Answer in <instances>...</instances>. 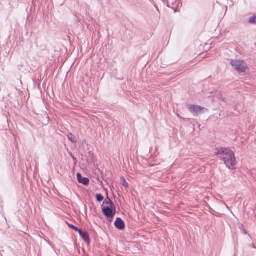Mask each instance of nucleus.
Here are the masks:
<instances>
[{
    "label": "nucleus",
    "mask_w": 256,
    "mask_h": 256,
    "mask_svg": "<svg viewBox=\"0 0 256 256\" xmlns=\"http://www.w3.org/2000/svg\"><path fill=\"white\" fill-rule=\"evenodd\" d=\"M215 156L220 161H223L226 166L229 170H234L236 164L235 154L228 148L216 147Z\"/></svg>",
    "instance_id": "1"
},
{
    "label": "nucleus",
    "mask_w": 256,
    "mask_h": 256,
    "mask_svg": "<svg viewBox=\"0 0 256 256\" xmlns=\"http://www.w3.org/2000/svg\"><path fill=\"white\" fill-rule=\"evenodd\" d=\"M102 212L106 218V220L111 223L115 214H116V206L114 202L110 206H101Z\"/></svg>",
    "instance_id": "2"
},
{
    "label": "nucleus",
    "mask_w": 256,
    "mask_h": 256,
    "mask_svg": "<svg viewBox=\"0 0 256 256\" xmlns=\"http://www.w3.org/2000/svg\"><path fill=\"white\" fill-rule=\"evenodd\" d=\"M188 110L194 116H198L208 112V109L200 106L190 104L188 106Z\"/></svg>",
    "instance_id": "3"
},
{
    "label": "nucleus",
    "mask_w": 256,
    "mask_h": 256,
    "mask_svg": "<svg viewBox=\"0 0 256 256\" xmlns=\"http://www.w3.org/2000/svg\"><path fill=\"white\" fill-rule=\"evenodd\" d=\"M230 64L238 73L245 72L247 68L246 64L244 62L240 60H232Z\"/></svg>",
    "instance_id": "4"
},
{
    "label": "nucleus",
    "mask_w": 256,
    "mask_h": 256,
    "mask_svg": "<svg viewBox=\"0 0 256 256\" xmlns=\"http://www.w3.org/2000/svg\"><path fill=\"white\" fill-rule=\"evenodd\" d=\"M78 233L79 234L81 238H82L88 245H89L90 244L91 240L90 234L88 232L80 228L79 232H78Z\"/></svg>",
    "instance_id": "5"
},
{
    "label": "nucleus",
    "mask_w": 256,
    "mask_h": 256,
    "mask_svg": "<svg viewBox=\"0 0 256 256\" xmlns=\"http://www.w3.org/2000/svg\"><path fill=\"white\" fill-rule=\"evenodd\" d=\"M114 226L118 230H122L126 228L124 222L120 218H117L114 222Z\"/></svg>",
    "instance_id": "6"
},
{
    "label": "nucleus",
    "mask_w": 256,
    "mask_h": 256,
    "mask_svg": "<svg viewBox=\"0 0 256 256\" xmlns=\"http://www.w3.org/2000/svg\"><path fill=\"white\" fill-rule=\"evenodd\" d=\"M76 177L78 183L82 184L86 186L89 184L90 180L88 178L83 177L80 172H77Z\"/></svg>",
    "instance_id": "7"
},
{
    "label": "nucleus",
    "mask_w": 256,
    "mask_h": 256,
    "mask_svg": "<svg viewBox=\"0 0 256 256\" xmlns=\"http://www.w3.org/2000/svg\"><path fill=\"white\" fill-rule=\"evenodd\" d=\"M67 137L68 140L73 144H76L78 142L76 136L71 132L67 135Z\"/></svg>",
    "instance_id": "8"
},
{
    "label": "nucleus",
    "mask_w": 256,
    "mask_h": 256,
    "mask_svg": "<svg viewBox=\"0 0 256 256\" xmlns=\"http://www.w3.org/2000/svg\"><path fill=\"white\" fill-rule=\"evenodd\" d=\"M95 197H96V200L98 202H102V200H104V197L102 195V194H100V193L96 194L95 196Z\"/></svg>",
    "instance_id": "9"
},
{
    "label": "nucleus",
    "mask_w": 256,
    "mask_h": 256,
    "mask_svg": "<svg viewBox=\"0 0 256 256\" xmlns=\"http://www.w3.org/2000/svg\"><path fill=\"white\" fill-rule=\"evenodd\" d=\"M112 201L111 200V199L108 197V195H106V198L104 200L103 204L102 206H104V204H108L110 205V204H112Z\"/></svg>",
    "instance_id": "10"
},
{
    "label": "nucleus",
    "mask_w": 256,
    "mask_h": 256,
    "mask_svg": "<svg viewBox=\"0 0 256 256\" xmlns=\"http://www.w3.org/2000/svg\"><path fill=\"white\" fill-rule=\"evenodd\" d=\"M66 224L69 228L75 230L76 232H79L80 230V228H78L77 226H74V224L68 223V222H66Z\"/></svg>",
    "instance_id": "11"
},
{
    "label": "nucleus",
    "mask_w": 256,
    "mask_h": 256,
    "mask_svg": "<svg viewBox=\"0 0 256 256\" xmlns=\"http://www.w3.org/2000/svg\"><path fill=\"white\" fill-rule=\"evenodd\" d=\"M120 180L124 186L126 188H128V187L129 184L126 182V179L124 176H122L120 178Z\"/></svg>",
    "instance_id": "12"
},
{
    "label": "nucleus",
    "mask_w": 256,
    "mask_h": 256,
    "mask_svg": "<svg viewBox=\"0 0 256 256\" xmlns=\"http://www.w3.org/2000/svg\"><path fill=\"white\" fill-rule=\"evenodd\" d=\"M248 22L250 24H256V14H254L251 18L248 20Z\"/></svg>",
    "instance_id": "13"
},
{
    "label": "nucleus",
    "mask_w": 256,
    "mask_h": 256,
    "mask_svg": "<svg viewBox=\"0 0 256 256\" xmlns=\"http://www.w3.org/2000/svg\"><path fill=\"white\" fill-rule=\"evenodd\" d=\"M239 228H240V232L242 234H247V232L246 230L244 228L243 225L242 224H240V226Z\"/></svg>",
    "instance_id": "14"
},
{
    "label": "nucleus",
    "mask_w": 256,
    "mask_h": 256,
    "mask_svg": "<svg viewBox=\"0 0 256 256\" xmlns=\"http://www.w3.org/2000/svg\"><path fill=\"white\" fill-rule=\"evenodd\" d=\"M209 210H210V212L212 214H214V212H215V211L212 208H211L210 207H209Z\"/></svg>",
    "instance_id": "15"
},
{
    "label": "nucleus",
    "mask_w": 256,
    "mask_h": 256,
    "mask_svg": "<svg viewBox=\"0 0 256 256\" xmlns=\"http://www.w3.org/2000/svg\"><path fill=\"white\" fill-rule=\"evenodd\" d=\"M88 154L90 156H92L94 155V154L91 151H90L88 152Z\"/></svg>",
    "instance_id": "16"
},
{
    "label": "nucleus",
    "mask_w": 256,
    "mask_h": 256,
    "mask_svg": "<svg viewBox=\"0 0 256 256\" xmlns=\"http://www.w3.org/2000/svg\"><path fill=\"white\" fill-rule=\"evenodd\" d=\"M249 246L252 247L253 248L256 249V246L254 244H252V245H249Z\"/></svg>",
    "instance_id": "17"
},
{
    "label": "nucleus",
    "mask_w": 256,
    "mask_h": 256,
    "mask_svg": "<svg viewBox=\"0 0 256 256\" xmlns=\"http://www.w3.org/2000/svg\"><path fill=\"white\" fill-rule=\"evenodd\" d=\"M104 190L106 192V195H108V189L106 188H104Z\"/></svg>",
    "instance_id": "18"
},
{
    "label": "nucleus",
    "mask_w": 256,
    "mask_h": 256,
    "mask_svg": "<svg viewBox=\"0 0 256 256\" xmlns=\"http://www.w3.org/2000/svg\"><path fill=\"white\" fill-rule=\"evenodd\" d=\"M172 9L174 10V13H176L177 12V9L176 8H172Z\"/></svg>",
    "instance_id": "19"
},
{
    "label": "nucleus",
    "mask_w": 256,
    "mask_h": 256,
    "mask_svg": "<svg viewBox=\"0 0 256 256\" xmlns=\"http://www.w3.org/2000/svg\"><path fill=\"white\" fill-rule=\"evenodd\" d=\"M72 156V158L74 161H76L77 160L76 158L75 157L73 156Z\"/></svg>",
    "instance_id": "20"
},
{
    "label": "nucleus",
    "mask_w": 256,
    "mask_h": 256,
    "mask_svg": "<svg viewBox=\"0 0 256 256\" xmlns=\"http://www.w3.org/2000/svg\"><path fill=\"white\" fill-rule=\"evenodd\" d=\"M4 99V97L3 96H0V101Z\"/></svg>",
    "instance_id": "21"
},
{
    "label": "nucleus",
    "mask_w": 256,
    "mask_h": 256,
    "mask_svg": "<svg viewBox=\"0 0 256 256\" xmlns=\"http://www.w3.org/2000/svg\"><path fill=\"white\" fill-rule=\"evenodd\" d=\"M154 7L156 8V10L158 12H159V10H158V6H157L156 5H155V4H154Z\"/></svg>",
    "instance_id": "22"
},
{
    "label": "nucleus",
    "mask_w": 256,
    "mask_h": 256,
    "mask_svg": "<svg viewBox=\"0 0 256 256\" xmlns=\"http://www.w3.org/2000/svg\"><path fill=\"white\" fill-rule=\"evenodd\" d=\"M150 167L154 166V164H150Z\"/></svg>",
    "instance_id": "23"
},
{
    "label": "nucleus",
    "mask_w": 256,
    "mask_h": 256,
    "mask_svg": "<svg viewBox=\"0 0 256 256\" xmlns=\"http://www.w3.org/2000/svg\"><path fill=\"white\" fill-rule=\"evenodd\" d=\"M150 2H152H152H154L153 0H150Z\"/></svg>",
    "instance_id": "24"
}]
</instances>
